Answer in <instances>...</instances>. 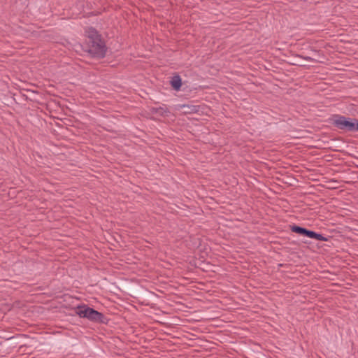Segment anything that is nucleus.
Wrapping results in <instances>:
<instances>
[{"label": "nucleus", "mask_w": 358, "mask_h": 358, "mask_svg": "<svg viewBox=\"0 0 358 358\" xmlns=\"http://www.w3.org/2000/svg\"><path fill=\"white\" fill-rule=\"evenodd\" d=\"M331 123L340 129L348 131H358V122L355 119L346 118L343 116L334 115L331 118Z\"/></svg>", "instance_id": "nucleus-1"}, {"label": "nucleus", "mask_w": 358, "mask_h": 358, "mask_svg": "<svg viewBox=\"0 0 358 358\" xmlns=\"http://www.w3.org/2000/svg\"><path fill=\"white\" fill-rule=\"evenodd\" d=\"M76 313L81 317H86L95 322H100L103 318L101 313L85 305L77 307Z\"/></svg>", "instance_id": "nucleus-2"}, {"label": "nucleus", "mask_w": 358, "mask_h": 358, "mask_svg": "<svg viewBox=\"0 0 358 358\" xmlns=\"http://www.w3.org/2000/svg\"><path fill=\"white\" fill-rule=\"evenodd\" d=\"M292 231L308 236L310 238H314L316 240H323V237L321 234H316L314 231H308L304 228L298 227V226H294L292 229Z\"/></svg>", "instance_id": "nucleus-3"}, {"label": "nucleus", "mask_w": 358, "mask_h": 358, "mask_svg": "<svg viewBox=\"0 0 358 358\" xmlns=\"http://www.w3.org/2000/svg\"><path fill=\"white\" fill-rule=\"evenodd\" d=\"M86 34L87 37L91 38L92 40V46H98L99 49H102V46L101 45V40L99 38V36L97 33V31L92 29L90 28L86 31Z\"/></svg>", "instance_id": "nucleus-4"}, {"label": "nucleus", "mask_w": 358, "mask_h": 358, "mask_svg": "<svg viewBox=\"0 0 358 358\" xmlns=\"http://www.w3.org/2000/svg\"><path fill=\"white\" fill-rule=\"evenodd\" d=\"M171 83L173 89L178 90L181 87V79L179 76H174L173 77Z\"/></svg>", "instance_id": "nucleus-5"}]
</instances>
